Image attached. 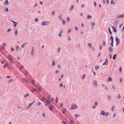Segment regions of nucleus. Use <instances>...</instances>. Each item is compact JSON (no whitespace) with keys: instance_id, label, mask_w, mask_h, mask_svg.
<instances>
[{"instance_id":"e433bc0d","label":"nucleus","mask_w":124,"mask_h":124,"mask_svg":"<svg viewBox=\"0 0 124 124\" xmlns=\"http://www.w3.org/2000/svg\"><path fill=\"white\" fill-rule=\"evenodd\" d=\"M62 16V14H60V16H59L58 17L59 18H60V19H61L62 18V17H61V16Z\"/></svg>"},{"instance_id":"423d86ee","label":"nucleus","mask_w":124,"mask_h":124,"mask_svg":"<svg viewBox=\"0 0 124 124\" xmlns=\"http://www.w3.org/2000/svg\"><path fill=\"white\" fill-rule=\"evenodd\" d=\"M118 17H120L121 18H123L124 17V14L119 15V16Z\"/></svg>"},{"instance_id":"052dcab7","label":"nucleus","mask_w":124,"mask_h":124,"mask_svg":"<svg viewBox=\"0 0 124 124\" xmlns=\"http://www.w3.org/2000/svg\"><path fill=\"white\" fill-rule=\"evenodd\" d=\"M94 4L95 6H96V3L95 2H94Z\"/></svg>"},{"instance_id":"338daca9","label":"nucleus","mask_w":124,"mask_h":124,"mask_svg":"<svg viewBox=\"0 0 124 124\" xmlns=\"http://www.w3.org/2000/svg\"><path fill=\"white\" fill-rule=\"evenodd\" d=\"M11 30V29H8V30L7 31H8V32H9Z\"/></svg>"},{"instance_id":"c756f323","label":"nucleus","mask_w":124,"mask_h":124,"mask_svg":"<svg viewBox=\"0 0 124 124\" xmlns=\"http://www.w3.org/2000/svg\"><path fill=\"white\" fill-rule=\"evenodd\" d=\"M73 7H74V5H72L71 7V8H70V9L71 10H72L73 8Z\"/></svg>"},{"instance_id":"6e6d98bb","label":"nucleus","mask_w":124,"mask_h":124,"mask_svg":"<svg viewBox=\"0 0 124 124\" xmlns=\"http://www.w3.org/2000/svg\"><path fill=\"white\" fill-rule=\"evenodd\" d=\"M108 99L109 100L110 99V96L109 95H108Z\"/></svg>"},{"instance_id":"bb28decb","label":"nucleus","mask_w":124,"mask_h":124,"mask_svg":"<svg viewBox=\"0 0 124 124\" xmlns=\"http://www.w3.org/2000/svg\"><path fill=\"white\" fill-rule=\"evenodd\" d=\"M36 90V89L35 88H34L32 90H31V91L32 92H33L34 91H35Z\"/></svg>"},{"instance_id":"4d7b16f0","label":"nucleus","mask_w":124,"mask_h":124,"mask_svg":"<svg viewBox=\"0 0 124 124\" xmlns=\"http://www.w3.org/2000/svg\"><path fill=\"white\" fill-rule=\"evenodd\" d=\"M38 19L37 18H35V22H37L38 21Z\"/></svg>"},{"instance_id":"1a4fd4ad","label":"nucleus","mask_w":124,"mask_h":124,"mask_svg":"<svg viewBox=\"0 0 124 124\" xmlns=\"http://www.w3.org/2000/svg\"><path fill=\"white\" fill-rule=\"evenodd\" d=\"M93 82L94 84V86L95 87H96L97 86V83L96 81L95 80H94Z\"/></svg>"},{"instance_id":"4468645a","label":"nucleus","mask_w":124,"mask_h":124,"mask_svg":"<svg viewBox=\"0 0 124 124\" xmlns=\"http://www.w3.org/2000/svg\"><path fill=\"white\" fill-rule=\"evenodd\" d=\"M108 62H105L104 63H103L102 65H106L108 64Z\"/></svg>"},{"instance_id":"ea45409f","label":"nucleus","mask_w":124,"mask_h":124,"mask_svg":"<svg viewBox=\"0 0 124 124\" xmlns=\"http://www.w3.org/2000/svg\"><path fill=\"white\" fill-rule=\"evenodd\" d=\"M25 46L24 44H23L22 45H21V47H23Z\"/></svg>"},{"instance_id":"aec40b11","label":"nucleus","mask_w":124,"mask_h":124,"mask_svg":"<svg viewBox=\"0 0 124 124\" xmlns=\"http://www.w3.org/2000/svg\"><path fill=\"white\" fill-rule=\"evenodd\" d=\"M66 109L65 108H64L63 109V111L62 112V113H63L64 114L66 112Z\"/></svg>"},{"instance_id":"e2e57ef3","label":"nucleus","mask_w":124,"mask_h":124,"mask_svg":"<svg viewBox=\"0 0 124 124\" xmlns=\"http://www.w3.org/2000/svg\"><path fill=\"white\" fill-rule=\"evenodd\" d=\"M67 19L68 21H69L70 19V18L69 17H68L67 18Z\"/></svg>"},{"instance_id":"13d9d810","label":"nucleus","mask_w":124,"mask_h":124,"mask_svg":"<svg viewBox=\"0 0 124 124\" xmlns=\"http://www.w3.org/2000/svg\"><path fill=\"white\" fill-rule=\"evenodd\" d=\"M85 75L84 74L83 76H82V78L83 79L84 78V77H85Z\"/></svg>"},{"instance_id":"774afa93","label":"nucleus","mask_w":124,"mask_h":124,"mask_svg":"<svg viewBox=\"0 0 124 124\" xmlns=\"http://www.w3.org/2000/svg\"><path fill=\"white\" fill-rule=\"evenodd\" d=\"M8 8H6V9H5V11L7 12V11H8Z\"/></svg>"},{"instance_id":"a211bd4d","label":"nucleus","mask_w":124,"mask_h":124,"mask_svg":"<svg viewBox=\"0 0 124 124\" xmlns=\"http://www.w3.org/2000/svg\"><path fill=\"white\" fill-rule=\"evenodd\" d=\"M108 80L109 81H112V79L110 77H108Z\"/></svg>"},{"instance_id":"dca6fc26","label":"nucleus","mask_w":124,"mask_h":124,"mask_svg":"<svg viewBox=\"0 0 124 124\" xmlns=\"http://www.w3.org/2000/svg\"><path fill=\"white\" fill-rule=\"evenodd\" d=\"M35 81L34 80H33L32 81V84L33 85L35 86L36 85L35 84Z\"/></svg>"},{"instance_id":"69168bd1","label":"nucleus","mask_w":124,"mask_h":124,"mask_svg":"<svg viewBox=\"0 0 124 124\" xmlns=\"http://www.w3.org/2000/svg\"><path fill=\"white\" fill-rule=\"evenodd\" d=\"M120 97H121L120 95V94H119L118 95V98L119 99V98H120Z\"/></svg>"},{"instance_id":"37998d69","label":"nucleus","mask_w":124,"mask_h":124,"mask_svg":"<svg viewBox=\"0 0 124 124\" xmlns=\"http://www.w3.org/2000/svg\"><path fill=\"white\" fill-rule=\"evenodd\" d=\"M108 112H106L105 113V115H106V116H108Z\"/></svg>"},{"instance_id":"5fc2aeb1","label":"nucleus","mask_w":124,"mask_h":124,"mask_svg":"<svg viewBox=\"0 0 124 124\" xmlns=\"http://www.w3.org/2000/svg\"><path fill=\"white\" fill-rule=\"evenodd\" d=\"M63 85V84L62 83H61L60 85V86L61 87Z\"/></svg>"},{"instance_id":"09e8293b","label":"nucleus","mask_w":124,"mask_h":124,"mask_svg":"<svg viewBox=\"0 0 124 124\" xmlns=\"http://www.w3.org/2000/svg\"><path fill=\"white\" fill-rule=\"evenodd\" d=\"M53 99L52 98H51L49 99V101L50 102H51L52 101Z\"/></svg>"},{"instance_id":"b1692460","label":"nucleus","mask_w":124,"mask_h":124,"mask_svg":"<svg viewBox=\"0 0 124 124\" xmlns=\"http://www.w3.org/2000/svg\"><path fill=\"white\" fill-rule=\"evenodd\" d=\"M62 31H60V33L59 34L58 36L59 37H60L61 36V35L62 34Z\"/></svg>"},{"instance_id":"2f4dec72","label":"nucleus","mask_w":124,"mask_h":124,"mask_svg":"<svg viewBox=\"0 0 124 124\" xmlns=\"http://www.w3.org/2000/svg\"><path fill=\"white\" fill-rule=\"evenodd\" d=\"M32 105V103H30L29 104L28 106V107H27L28 108H29L30 107H31Z\"/></svg>"},{"instance_id":"473e14b6","label":"nucleus","mask_w":124,"mask_h":124,"mask_svg":"<svg viewBox=\"0 0 124 124\" xmlns=\"http://www.w3.org/2000/svg\"><path fill=\"white\" fill-rule=\"evenodd\" d=\"M113 41H112L111 43H110V45L111 46H113Z\"/></svg>"},{"instance_id":"f8f14e48","label":"nucleus","mask_w":124,"mask_h":124,"mask_svg":"<svg viewBox=\"0 0 124 124\" xmlns=\"http://www.w3.org/2000/svg\"><path fill=\"white\" fill-rule=\"evenodd\" d=\"M91 43H89L87 45L88 47L91 48Z\"/></svg>"},{"instance_id":"f257e3e1","label":"nucleus","mask_w":124,"mask_h":124,"mask_svg":"<svg viewBox=\"0 0 124 124\" xmlns=\"http://www.w3.org/2000/svg\"><path fill=\"white\" fill-rule=\"evenodd\" d=\"M49 23V22L48 21H44L42 22V25H46Z\"/></svg>"},{"instance_id":"c85d7f7f","label":"nucleus","mask_w":124,"mask_h":124,"mask_svg":"<svg viewBox=\"0 0 124 124\" xmlns=\"http://www.w3.org/2000/svg\"><path fill=\"white\" fill-rule=\"evenodd\" d=\"M29 95V94L28 93H27L26 94L24 95V97H27Z\"/></svg>"},{"instance_id":"8fccbe9b","label":"nucleus","mask_w":124,"mask_h":124,"mask_svg":"<svg viewBox=\"0 0 124 124\" xmlns=\"http://www.w3.org/2000/svg\"><path fill=\"white\" fill-rule=\"evenodd\" d=\"M68 39H69V41H70V36H68Z\"/></svg>"},{"instance_id":"4c0bfd02","label":"nucleus","mask_w":124,"mask_h":124,"mask_svg":"<svg viewBox=\"0 0 124 124\" xmlns=\"http://www.w3.org/2000/svg\"><path fill=\"white\" fill-rule=\"evenodd\" d=\"M71 31V29L70 28H69L68 29V32H70Z\"/></svg>"},{"instance_id":"f704fd0d","label":"nucleus","mask_w":124,"mask_h":124,"mask_svg":"<svg viewBox=\"0 0 124 124\" xmlns=\"http://www.w3.org/2000/svg\"><path fill=\"white\" fill-rule=\"evenodd\" d=\"M46 101L47 102L48 104H51V102L48 100H46Z\"/></svg>"},{"instance_id":"9b49d317","label":"nucleus","mask_w":124,"mask_h":124,"mask_svg":"<svg viewBox=\"0 0 124 124\" xmlns=\"http://www.w3.org/2000/svg\"><path fill=\"white\" fill-rule=\"evenodd\" d=\"M112 27L114 29V32H116V31L115 28L114 26H112Z\"/></svg>"},{"instance_id":"864d4df0","label":"nucleus","mask_w":124,"mask_h":124,"mask_svg":"<svg viewBox=\"0 0 124 124\" xmlns=\"http://www.w3.org/2000/svg\"><path fill=\"white\" fill-rule=\"evenodd\" d=\"M102 48V45H100V49L101 50Z\"/></svg>"},{"instance_id":"c03bdc74","label":"nucleus","mask_w":124,"mask_h":124,"mask_svg":"<svg viewBox=\"0 0 124 124\" xmlns=\"http://www.w3.org/2000/svg\"><path fill=\"white\" fill-rule=\"evenodd\" d=\"M115 107V106L114 105L113 106L112 108V109H111L112 110H113L114 108Z\"/></svg>"},{"instance_id":"2eb2a0df","label":"nucleus","mask_w":124,"mask_h":124,"mask_svg":"<svg viewBox=\"0 0 124 124\" xmlns=\"http://www.w3.org/2000/svg\"><path fill=\"white\" fill-rule=\"evenodd\" d=\"M116 54H114L113 56V60H115V58L116 57Z\"/></svg>"},{"instance_id":"49530a36","label":"nucleus","mask_w":124,"mask_h":124,"mask_svg":"<svg viewBox=\"0 0 124 124\" xmlns=\"http://www.w3.org/2000/svg\"><path fill=\"white\" fill-rule=\"evenodd\" d=\"M103 45L104 46H105V42L104 41H103Z\"/></svg>"},{"instance_id":"bf43d9fd","label":"nucleus","mask_w":124,"mask_h":124,"mask_svg":"<svg viewBox=\"0 0 124 124\" xmlns=\"http://www.w3.org/2000/svg\"><path fill=\"white\" fill-rule=\"evenodd\" d=\"M122 69V68L121 67V66L120 67L119 69V70L120 71H121Z\"/></svg>"},{"instance_id":"c9c22d12","label":"nucleus","mask_w":124,"mask_h":124,"mask_svg":"<svg viewBox=\"0 0 124 124\" xmlns=\"http://www.w3.org/2000/svg\"><path fill=\"white\" fill-rule=\"evenodd\" d=\"M110 39L111 40V41H113V37L112 36H111V37L110 38Z\"/></svg>"},{"instance_id":"6ab92c4d","label":"nucleus","mask_w":124,"mask_h":124,"mask_svg":"<svg viewBox=\"0 0 124 124\" xmlns=\"http://www.w3.org/2000/svg\"><path fill=\"white\" fill-rule=\"evenodd\" d=\"M9 65V64L8 63H7L4 66H3V68H5L7 66Z\"/></svg>"},{"instance_id":"f3484780","label":"nucleus","mask_w":124,"mask_h":124,"mask_svg":"<svg viewBox=\"0 0 124 124\" xmlns=\"http://www.w3.org/2000/svg\"><path fill=\"white\" fill-rule=\"evenodd\" d=\"M108 31H109V32L110 34L111 35H112V32L110 30V27L108 28Z\"/></svg>"},{"instance_id":"f03ea898","label":"nucleus","mask_w":124,"mask_h":124,"mask_svg":"<svg viewBox=\"0 0 124 124\" xmlns=\"http://www.w3.org/2000/svg\"><path fill=\"white\" fill-rule=\"evenodd\" d=\"M76 108H76V104H72L71 106V109H75Z\"/></svg>"},{"instance_id":"20e7f679","label":"nucleus","mask_w":124,"mask_h":124,"mask_svg":"<svg viewBox=\"0 0 124 124\" xmlns=\"http://www.w3.org/2000/svg\"><path fill=\"white\" fill-rule=\"evenodd\" d=\"M3 46H2L1 49H4L5 48V47L6 46V43H3L2 44Z\"/></svg>"},{"instance_id":"a19ab883","label":"nucleus","mask_w":124,"mask_h":124,"mask_svg":"<svg viewBox=\"0 0 124 124\" xmlns=\"http://www.w3.org/2000/svg\"><path fill=\"white\" fill-rule=\"evenodd\" d=\"M104 88L105 89H106L107 90H108V87L106 86H105L104 87Z\"/></svg>"},{"instance_id":"603ef678","label":"nucleus","mask_w":124,"mask_h":124,"mask_svg":"<svg viewBox=\"0 0 124 124\" xmlns=\"http://www.w3.org/2000/svg\"><path fill=\"white\" fill-rule=\"evenodd\" d=\"M19 48V46H16V49L17 50Z\"/></svg>"},{"instance_id":"a18cd8bd","label":"nucleus","mask_w":124,"mask_h":124,"mask_svg":"<svg viewBox=\"0 0 124 124\" xmlns=\"http://www.w3.org/2000/svg\"><path fill=\"white\" fill-rule=\"evenodd\" d=\"M37 89H38L39 91H40V92H41V89L40 88V87H37Z\"/></svg>"},{"instance_id":"0eeeda50","label":"nucleus","mask_w":124,"mask_h":124,"mask_svg":"<svg viewBox=\"0 0 124 124\" xmlns=\"http://www.w3.org/2000/svg\"><path fill=\"white\" fill-rule=\"evenodd\" d=\"M54 107L52 104L50 106L48 107L49 108L50 110H51Z\"/></svg>"},{"instance_id":"7c9ffc66","label":"nucleus","mask_w":124,"mask_h":124,"mask_svg":"<svg viewBox=\"0 0 124 124\" xmlns=\"http://www.w3.org/2000/svg\"><path fill=\"white\" fill-rule=\"evenodd\" d=\"M111 3L112 4H115V2L113 0H112L111 1Z\"/></svg>"},{"instance_id":"412c9836","label":"nucleus","mask_w":124,"mask_h":124,"mask_svg":"<svg viewBox=\"0 0 124 124\" xmlns=\"http://www.w3.org/2000/svg\"><path fill=\"white\" fill-rule=\"evenodd\" d=\"M92 16H91L88 15L87 16V19H90L92 18Z\"/></svg>"},{"instance_id":"5701e85b","label":"nucleus","mask_w":124,"mask_h":124,"mask_svg":"<svg viewBox=\"0 0 124 124\" xmlns=\"http://www.w3.org/2000/svg\"><path fill=\"white\" fill-rule=\"evenodd\" d=\"M110 51L111 52H112L113 50L112 48L111 47H110L109 48Z\"/></svg>"},{"instance_id":"cd10ccee","label":"nucleus","mask_w":124,"mask_h":124,"mask_svg":"<svg viewBox=\"0 0 124 124\" xmlns=\"http://www.w3.org/2000/svg\"><path fill=\"white\" fill-rule=\"evenodd\" d=\"M99 68V67L98 66H97V65H96L95 66V69H98V68Z\"/></svg>"},{"instance_id":"680f3d73","label":"nucleus","mask_w":124,"mask_h":124,"mask_svg":"<svg viewBox=\"0 0 124 124\" xmlns=\"http://www.w3.org/2000/svg\"><path fill=\"white\" fill-rule=\"evenodd\" d=\"M41 104V103L40 102H39L37 103V105L38 106L40 105Z\"/></svg>"},{"instance_id":"4be33fe9","label":"nucleus","mask_w":124,"mask_h":124,"mask_svg":"<svg viewBox=\"0 0 124 124\" xmlns=\"http://www.w3.org/2000/svg\"><path fill=\"white\" fill-rule=\"evenodd\" d=\"M4 3L5 4L7 5L8 4V0H6L5 1Z\"/></svg>"},{"instance_id":"7ed1b4c3","label":"nucleus","mask_w":124,"mask_h":124,"mask_svg":"<svg viewBox=\"0 0 124 124\" xmlns=\"http://www.w3.org/2000/svg\"><path fill=\"white\" fill-rule=\"evenodd\" d=\"M116 46H118L119 43L120 41L119 39H118L117 37L116 38Z\"/></svg>"},{"instance_id":"6e6552de","label":"nucleus","mask_w":124,"mask_h":124,"mask_svg":"<svg viewBox=\"0 0 124 124\" xmlns=\"http://www.w3.org/2000/svg\"><path fill=\"white\" fill-rule=\"evenodd\" d=\"M105 113L104 111L102 110L101 112L100 113V115H105Z\"/></svg>"},{"instance_id":"a878e982","label":"nucleus","mask_w":124,"mask_h":124,"mask_svg":"<svg viewBox=\"0 0 124 124\" xmlns=\"http://www.w3.org/2000/svg\"><path fill=\"white\" fill-rule=\"evenodd\" d=\"M55 65V62H54L53 61L52 62V64L51 65L52 66H54Z\"/></svg>"},{"instance_id":"79ce46f5","label":"nucleus","mask_w":124,"mask_h":124,"mask_svg":"<svg viewBox=\"0 0 124 124\" xmlns=\"http://www.w3.org/2000/svg\"><path fill=\"white\" fill-rule=\"evenodd\" d=\"M58 98L57 97H56V102H58Z\"/></svg>"},{"instance_id":"9d476101","label":"nucleus","mask_w":124,"mask_h":124,"mask_svg":"<svg viewBox=\"0 0 124 124\" xmlns=\"http://www.w3.org/2000/svg\"><path fill=\"white\" fill-rule=\"evenodd\" d=\"M11 21L13 22V23L14 25V26L15 27H16L17 26V22H15L14 21Z\"/></svg>"},{"instance_id":"0e129e2a","label":"nucleus","mask_w":124,"mask_h":124,"mask_svg":"<svg viewBox=\"0 0 124 124\" xmlns=\"http://www.w3.org/2000/svg\"><path fill=\"white\" fill-rule=\"evenodd\" d=\"M123 25V24H121L119 25V27L120 28Z\"/></svg>"},{"instance_id":"72a5a7b5","label":"nucleus","mask_w":124,"mask_h":124,"mask_svg":"<svg viewBox=\"0 0 124 124\" xmlns=\"http://www.w3.org/2000/svg\"><path fill=\"white\" fill-rule=\"evenodd\" d=\"M45 99V97H43V98H41L40 99L41 101H44V100Z\"/></svg>"},{"instance_id":"ddd939ff","label":"nucleus","mask_w":124,"mask_h":124,"mask_svg":"<svg viewBox=\"0 0 124 124\" xmlns=\"http://www.w3.org/2000/svg\"><path fill=\"white\" fill-rule=\"evenodd\" d=\"M62 22L63 23V24L64 25L65 24V20L64 19H62Z\"/></svg>"},{"instance_id":"de8ad7c7","label":"nucleus","mask_w":124,"mask_h":124,"mask_svg":"<svg viewBox=\"0 0 124 124\" xmlns=\"http://www.w3.org/2000/svg\"><path fill=\"white\" fill-rule=\"evenodd\" d=\"M13 79H11L9 81V82H12L13 81Z\"/></svg>"},{"instance_id":"58836bf2","label":"nucleus","mask_w":124,"mask_h":124,"mask_svg":"<svg viewBox=\"0 0 124 124\" xmlns=\"http://www.w3.org/2000/svg\"><path fill=\"white\" fill-rule=\"evenodd\" d=\"M17 30L16 29V31L15 32V34L16 35H17Z\"/></svg>"},{"instance_id":"393cba45","label":"nucleus","mask_w":124,"mask_h":124,"mask_svg":"<svg viewBox=\"0 0 124 124\" xmlns=\"http://www.w3.org/2000/svg\"><path fill=\"white\" fill-rule=\"evenodd\" d=\"M75 116L76 117H79V115L78 114H76L75 115Z\"/></svg>"},{"instance_id":"3c124183","label":"nucleus","mask_w":124,"mask_h":124,"mask_svg":"<svg viewBox=\"0 0 124 124\" xmlns=\"http://www.w3.org/2000/svg\"><path fill=\"white\" fill-rule=\"evenodd\" d=\"M95 24V23H91V25H94Z\"/></svg>"},{"instance_id":"39448f33","label":"nucleus","mask_w":124,"mask_h":124,"mask_svg":"<svg viewBox=\"0 0 124 124\" xmlns=\"http://www.w3.org/2000/svg\"><path fill=\"white\" fill-rule=\"evenodd\" d=\"M34 48L33 46L32 47V51L31 52V54L32 55H33L34 54Z\"/></svg>"}]
</instances>
